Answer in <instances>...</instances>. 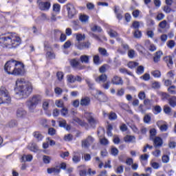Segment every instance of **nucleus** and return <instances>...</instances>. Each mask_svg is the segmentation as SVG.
Returning <instances> with one entry per match:
<instances>
[{
    "label": "nucleus",
    "instance_id": "nucleus-13",
    "mask_svg": "<svg viewBox=\"0 0 176 176\" xmlns=\"http://www.w3.org/2000/svg\"><path fill=\"white\" fill-rule=\"evenodd\" d=\"M119 107H120L122 109H124V111H126V112L133 115V111H131L130 106L127 104V103L120 102L119 103Z\"/></svg>",
    "mask_w": 176,
    "mask_h": 176
},
{
    "label": "nucleus",
    "instance_id": "nucleus-24",
    "mask_svg": "<svg viewBox=\"0 0 176 176\" xmlns=\"http://www.w3.org/2000/svg\"><path fill=\"white\" fill-rule=\"evenodd\" d=\"M80 104L81 107H87L89 105V97L85 96L81 98Z\"/></svg>",
    "mask_w": 176,
    "mask_h": 176
},
{
    "label": "nucleus",
    "instance_id": "nucleus-42",
    "mask_svg": "<svg viewBox=\"0 0 176 176\" xmlns=\"http://www.w3.org/2000/svg\"><path fill=\"white\" fill-rule=\"evenodd\" d=\"M109 120H116V119H118V116L115 113L111 112L109 113Z\"/></svg>",
    "mask_w": 176,
    "mask_h": 176
},
{
    "label": "nucleus",
    "instance_id": "nucleus-15",
    "mask_svg": "<svg viewBox=\"0 0 176 176\" xmlns=\"http://www.w3.org/2000/svg\"><path fill=\"white\" fill-rule=\"evenodd\" d=\"M58 123L60 127H63V129H65L67 131L71 130V126L67 124L65 120H60Z\"/></svg>",
    "mask_w": 176,
    "mask_h": 176
},
{
    "label": "nucleus",
    "instance_id": "nucleus-9",
    "mask_svg": "<svg viewBox=\"0 0 176 176\" xmlns=\"http://www.w3.org/2000/svg\"><path fill=\"white\" fill-rule=\"evenodd\" d=\"M70 64L73 68H76V69H83V66H80V63L79 60L76 58L72 59L70 61Z\"/></svg>",
    "mask_w": 176,
    "mask_h": 176
},
{
    "label": "nucleus",
    "instance_id": "nucleus-16",
    "mask_svg": "<svg viewBox=\"0 0 176 176\" xmlns=\"http://www.w3.org/2000/svg\"><path fill=\"white\" fill-rule=\"evenodd\" d=\"M157 126L161 131H167V129H168V126L166 124H163V121H158L157 122Z\"/></svg>",
    "mask_w": 176,
    "mask_h": 176
},
{
    "label": "nucleus",
    "instance_id": "nucleus-62",
    "mask_svg": "<svg viewBox=\"0 0 176 176\" xmlns=\"http://www.w3.org/2000/svg\"><path fill=\"white\" fill-rule=\"evenodd\" d=\"M145 97H146V96L145 95V92L140 91L139 93L138 98H140V100H145Z\"/></svg>",
    "mask_w": 176,
    "mask_h": 176
},
{
    "label": "nucleus",
    "instance_id": "nucleus-38",
    "mask_svg": "<svg viewBox=\"0 0 176 176\" xmlns=\"http://www.w3.org/2000/svg\"><path fill=\"white\" fill-rule=\"evenodd\" d=\"M79 19L81 23H87V20H89V16L85 14H80Z\"/></svg>",
    "mask_w": 176,
    "mask_h": 176
},
{
    "label": "nucleus",
    "instance_id": "nucleus-6",
    "mask_svg": "<svg viewBox=\"0 0 176 176\" xmlns=\"http://www.w3.org/2000/svg\"><path fill=\"white\" fill-rule=\"evenodd\" d=\"M65 6L67 9L68 17L69 19H72V17L76 14V10L75 9V7L72 3H67Z\"/></svg>",
    "mask_w": 176,
    "mask_h": 176
},
{
    "label": "nucleus",
    "instance_id": "nucleus-30",
    "mask_svg": "<svg viewBox=\"0 0 176 176\" xmlns=\"http://www.w3.org/2000/svg\"><path fill=\"white\" fill-rule=\"evenodd\" d=\"M80 60L82 64H87L89 63V56L87 55H82L80 57Z\"/></svg>",
    "mask_w": 176,
    "mask_h": 176
},
{
    "label": "nucleus",
    "instance_id": "nucleus-25",
    "mask_svg": "<svg viewBox=\"0 0 176 176\" xmlns=\"http://www.w3.org/2000/svg\"><path fill=\"white\" fill-rule=\"evenodd\" d=\"M125 142H135V137L130 135H127L124 138Z\"/></svg>",
    "mask_w": 176,
    "mask_h": 176
},
{
    "label": "nucleus",
    "instance_id": "nucleus-5",
    "mask_svg": "<svg viewBox=\"0 0 176 176\" xmlns=\"http://www.w3.org/2000/svg\"><path fill=\"white\" fill-rule=\"evenodd\" d=\"M12 99L9 91L5 87L0 88V104H10Z\"/></svg>",
    "mask_w": 176,
    "mask_h": 176
},
{
    "label": "nucleus",
    "instance_id": "nucleus-20",
    "mask_svg": "<svg viewBox=\"0 0 176 176\" xmlns=\"http://www.w3.org/2000/svg\"><path fill=\"white\" fill-rule=\"evenodd\" d=\"M164 61H166L168 68H171L174 63L173 62V57L168 56L164 58Z\"/></svg>",
    "mask_w": 176,
    "mask_h": 176
},
{
    "label": "nucleus",
    "instance_id": "nucleus-40",
    "mask_svg": "<svg viewBox=\"0 0 176 176\" xmlns=\"http://www.w3.org/2000/svg\"><path fill=\"white\" fill-rule=\"evenodd\" d=\"M61 8V6L58 3H55L53 6V10L54 12H56V13H60V9Z\"/></svg>",
    "mask_w": 176,
    "mask_h": 176
},
{
    "label": "nucleus",
    "instance_id": "nucleus-11",
    "mask_svg": "<svg viewBox=\"0 0 176 176\" xmlns=\"http://www.w3.org/2000/svg\"><path fill=\"white\" fill-rule=\"evenodd\" d=\"M153 141L155 148H160L163 145V139L160 137H155L153 139Z\"/></svg>",
    "mask_w": 176,
    "mask_h": 176
},
{
    "label": "nucleus",
    "instance_id": "nucleus-37",
    "mask_svg": "<svg viewBox=\"0 0 176 176\" xmlns=\"http://www.w3.org/2000/svg\"><path fill=\"white\" fill-rule=\"evenodd\" d=\"M148 158H149V155L145 153L140 155V162H148Z\"/></svg>",
    "mask_w": 176,
    "mask_h": 176
},
{
    "label": "nucleus",
    "instance_id": "nucleus-47",
    "mask_svg": "<svg viewBox=\"0 0 176 176\" xmlns=\"http://www.w3.org/2000/svg\"><path fill=\"white\" fill-rule=\"evenodd\" d=\"M138 63H137V62L132 61V62H129L128 63V67H129V68H131V69L135 68V67H138Z\"/></svg>",
    "mask_w": 176,
    "mask_h": 176
},
{
    "label": "nucleus",
    "instance_id": "nucleus-17",
    "mask_svg": "<svg viewBox=\"0 0 176 176\" xmlns=\"http://www.w3.org/2000/svg\"><path fill=\"white\" fill-rule=\"evenodd\" d=\"M27 115V111L23 108L18 109L16 111L17 118H25Z\"/></svg>",
    "mask_w": 176,
    "mask_h": 176
},
{
    "label": "nucleus",
    "instance_id": "nucleus-7",
    "mask_svg": "<svg viewBox=\"0 0 176 176\" xmlns=\"http://www.w3.org/2000/svg\"><path fill=\"white\" fill-rule=\"evenodd\" d=\"M37 5L40 10H49L51 6L50 2H43L42 0H37Z\"/></svg>",
    "mask_w": 176,
    "mask_h": 176
},
{
    "label": "nucleus",
    "instance_id": "nucleus-55",
    "mask_svg": "<svg viewBox=\"0 0 176 176\" xmlns=\"http://www.w3.org/2000/svg\"><path fill=\"white\" fill-rule=\"evenodd\" d=\"M91 31H94V32L97 31L98 32H102V29H101V27L100 26L94 25L93 28H91Z\"/></svg>",
    "mask_w": 176,
    "mask_h": 176
},
{
    "label": "nucleus",
    "instance_id": "nucleus-43",
    "mask_svg": "<svg viewBox=\"0 0 176 176\" xmlns=\"http://www.w3.org/2000/svg\"><path fill=\"white\" fill-rule=\"evenodd\" d=\"M151 75H153L154 78H160V76H162V74L159 70H155L151 72Z\"/></svg>",
    "mask_w": 176,
    "mask_h": 176
},
{
    "label": "nucleus",
    "instance_id": "nucleus-53",
    "mask_svg": "<svg viewBox=\"0 0 176 176\" xmlns=\"http://www.w3.org/2000/svg\"><path fill=\"white\" fill-rule=\"evenodd\" d=\"M134 56H135V52L134 50H130L128 51V57H129V58H134Z\"/></svg>",
    "mask_w": 176,
    "mask_h": 176
},
{
    "label": "nucleus",
    "instance_id": "nucleus-36",
    "mask_svg": "<svg viewBox=\"0 0 176 176\" xmlns=\"http://www.w3.org/2000/svg\"><path fill=\"white\" fill-rule=\"evenodd\" d=\"M94 63L96 64V65H100L101 64V60H100V56L98 55H95L94 56Z\"/></svg>",
    "mask_w": 176,
    "mask_h": 176
},
{
    "label": "nucleus",
    "instance_id": "nucleus-46",
    "mask_svg": "<svg viewBox=\"0 0 176 176\" xmlns=\"http://www.w3.org/2000/svg\"><path fill=\"white\" fill-rule=\"evenodd\" d=\"M156 134H157V132H156L155 129H151L150 130V138L151 140H153V138H155V137H156Z\"/></svg>",
    "mask_w": 176,
    "mask_h": 176
},
{
    "label": "nucleus",
    "instance_id": "nucleus-59",
    "mask_svg": "<svg viewBox=\"0 0 176 176\" xmlns=\"http://www.w3.org/2000/svg\"><path fill=\"white\" fill-rule=\"evenodd\" d=\"M141 13V11L140 10H135L132 12V14L135 19H137L140 16V14Z\"/></svg>",
    "mask_w": 176,
    "mask_h": 176
},
{
    "label": "nucleus",
    "instance_id": "nucleus-27",
    "mask_svg": "<svg viewBox=\"0 0 176 176\" xmlns=\"http://www.w3.org/2000/svg\"><path fill=\"white\" fill-rule=\"evenodd\" d=\"M168 104L172 107V108H175L176 107V96H172L168 99Z\"/></svg>",
    "mask_w": 176,
    "mask_h": 176
},
{
    "label": "nucleus",
    "instance_id": "nucleus-52",
    "mask_svg": "<svg viewBox=\"0 0 176 176\" xmlns=\"http://www.w3.org/2000/svg\"><path fill=\"white\" fill-rule=\"evenodd\" d=\"M55 104L58 108H63L64 107V102L61 100H56Z\"/></svg>",
    "mask_w": 176,
    "mask_h": 176
},
{
    "label": "nucleus",
    "instance_id": "nucleus-48",
    "mask_svg": "<svg viewBox=\"0 0 176 176\" xmlns=\"http://www.w3.org/2000/svg\"><path fill=\"white\" fill-rule=\"evenodd\" d=\"M67 80L69 83H75V76L72 75H68L67 76Z\"/></svg>",
    "mask_w": 176,
    "mask_h": 176
},
{
    "label": "nucleus",
    "instance_id": "nucleus-41",
    "mask_svg": "<svg viewBox=\"0 0 176 176\" xmlns=\"http://www.w3.org/2000/svg\"><path fill=\"white\" fill-rule=\"evenodd\" d=\"M107 68H108V65L104 64V65H102L99 68V72H100V74H104V73L107 72Z\"/></svg>",
    "mask_w": 176,
    "mask_h": 176
},
{
    "label": "nucleus",
    "instance_id": "nucleus-12",
    "mask_svg": "<svg viewBox=\"0 0 176 176\" xmlns=\"http://www.w3.org/2000/svg\"><path fill=\"white\" fill-rule=\"evenodd\" d=\"M97 123H98V120H97V119H96L93 116H90L89 113V124L90 127H91L92 129L96 128V125L97 124Z\"/></svg>",
    "mask_w": 176,
    "mask_h": 176
},
{
    "label": "nucleus",
    "instance_id": "nucleus-63",
    "mask_svg": "<svg viewBox=\"0 0 176 176\" xmlns=\"http://www.w3.org/2000/svg\"><path fill=\"white\" fill-rule=\"evenodd\" d=\"M71 45H72V43H71V41H67L63 45V47L65 49H69V47H71Z\"/></svg>",
    "mask_w": 176,
    "mask_h": 176
},
{
    "label": "nucleus",
    "instance_id": "nucleus-56",
    "mask_svg": "<svg viewBox=\"0 0 176 176\" xmlns=\"http://www.w3.org/2000/svg\"><path fill=\"white\" fill-rule=\"evenodd\" d=\"M163 10L165 13H171V11L173 10L171 8L168 6H165L163 8Z\"/></svg>",
    "mask_w": 176,
    "mask_h": 176
},
{
    "label": "nucleus",
    "instance_id": "nucleus-28",
    "mask_svg": "<svg viewBox=\"0 0 176 176\" xmlns=\"http://www.w3.org/2000/svg\"><path fill=\"white\" fill-rule=\"evenodd\" d=\"M98 52L102 56H104V57H108V56H109V54H108V52L105 48L99 47Z\"/></svg>",
    "mask_w": 176,
    "mask_h": 176
},
{
    "label": "nucleus",
    "instance_id": "nucleus-39",
    "mask_svg": "<svg viewBox=\"0 0 176 176\" xmlns=\"http://www.w3.org/2000/svg\"><path fill=\"white\" fill-rule=\"evenodd\" d=\"M119 71L121 74H127V75L133 76V73H131V72H129L126 68H120Z\"/></svg>",
    "mask_w": 176,
    "mask_h": 176
},
{
    "label": "nucleus",
    "instance_id": "nucleus-1",
    "mask_svg": "<svg viewBox=\"0 0 176 176\" xmlns=\"http://www.w3.org/2000/svg\"><path fill=\"white\" fill-rule=\"evenodd\" d=\"M4 70L9 75H15V76H23L25 74L24 64L14 60H8L4 65Z\"/></svg>",
    "mask_w": 176,
    "mask_h": 176
},
{
    "label": "nucleus",
    "instance_id": "nucleus-32",
    "mask_svg": "<svg viewBox=\"0 0 176 176\" xmlns=\"http://www.w3.org/2000/svg\"><path fill=\"white\" fill-rule=\"evenodd\" d=\"M85 38L86 36H85V34H77L76 35V39L78 42H82V41H85Z\"/></svg>",
    "mask_w": 176,
    "mask_h": 176
},
{
    "label": "nucleus",
    "instance_id": "nucleus-49",
    "mask_svg": "<svg viewBox=\"0 0 176 176\" xmlns=\"http://www.w3.org/2000/svg\"><path fill=\"white\" fill-rule=\"evenodd\" d=\"M166 45L169 49H173L174 46H175V41L173 40H170L167 42Z\"/></svg>",
    "mask_w": 176,
    "mask_h": 176
},
{
    "label": "nucleus",
    "instance_id": "nucleus-21",
    "mask_svg": "<svg viewBox=\"0 0 176 176\" xmlns=\"http://www.w3.org/2000/svg\"><path fill=\"white\" fill-rule=\"evenodd\" d=\"M28 149H30L31 152H34V153H36L38 151V146L35 143H30L28 145Z\"/></svg>",
    "mask_w": 176,
    "mask_h": 176
},
{
    "label": "nucleus",
    "instance_id": "nucleus-57",
    "mask_svg": "<svg viewBox=\"0 0 176 176\" xmlns=\"http://www.w3.org/2000/svg\"><path fill=\"white\" fill-rule=\"evenodd\" d=\"M141 79H143L144 80H149V79H151V75L149 74H144L142 77Z\"/></svg>",
    "mask_w": 176,
    "mask_h": 176
},
{
    "label": "nucleus",
    "instance_id": "nucleus-54",
    "mask_svg": "<svg viewBox=\"0 0 176 176\" xmlns=\"http://www.w3.org/2000/svg\"><path fill=\"white\" fill-rule=\"evenodd\" d=\"M162 163H168L170 162V157L168 155H163L162 157Z\"/></svg>",
    "mask_w": 176,
    "mask_h": 176
},
{
    "label": "nucleus",
    "instance_id": "nucleus-44",
    "mask_svg": "<svg viewBox=\"0 0 176 176\" xmlns=\"http://www.w3.org/2000/svg\"><path fill=\"white\" fill-rule=\"evenodd\" d=\"M50 160H52V158H50V157H49L47 155L43 156V162L45 164H49V163H50Z\"/></svg>",
    "mask_w": 176,
    "mask_h": 176
},
{
    "label": "nucleus",
    "instance_id": "nucleus-50",
    "mask_svg": "<svg viewBox=\"0 0 176 176\" xmlns=\"http://www.w3.org/2000/svg\"><path fill=\"white\" fill-rule=\"evenodd\" d=\"M164 112L166 113V115H170V113H171V107L168 105H165L164 107Z\"/></svg>",
    "mask_w": 176,
    "mask_h": 176
},
{
    "label": "nucleus",
    "instance_id": "nucleus-60",
    "mask_svg": "<svg viewBox=\"0 0 176 176\" xmlns=\"http://www.w3.org/2000/svg\"><path fill=\"white\" fill-rule=\"evenodd\" d=\"M153 89H160V83L159 82H154L152 83Z\"/></svg>",
    "mask_w": 176,
    "mask_h": 176
},
{
    "label": "nucleus",
    "instance_id": "nucleus-51",
    "mask_svg": "<svg viewBox=\"0 0 176 176\" xmlns=\"http://www.w3.org/2000/svg\"><path fill=\"white\" fill-rule=\"evenodd\" d=\"M88 145H89V139L87 138L82 141V148H84L85 149H87L88 148Z\"/></svg>",
    "mask_w": 176,
    "mask_h": 176
},
{
    "label": "nucleus",
    "instance_id": "nucleus-18",
    "mask_svg": "<svg viewBox=\"0 0 176 176\" xmlns=\"http://www.w3.org/2000/svg\"><path fill=\"white\" fill-rule=\"evenodd\" d=\"M107 79H108V76H107V74H102V75L99 76L98 78H96V82H98V83H105Z\"/></svg>",
    "mask_w": 176,
    "mask_h": 176
},
{
    "label": "nucleus",
    "instance_id": "nucleus-8",
    "mask_svg": "<svg viewBox=\"0 0 176 176\" xmlns=\"http://www.w3.org/2000/svg\"><path fill=\"white\" fill-rule=\"evenodd\" d=\"M129 45L125 43L124 42L121 43V46L117 50L118 53L120 54H126L127 50H129Z\"/></svg>",
    "mask_w": 176,
    "mask_h": 176
},
{
    "label": "nucleus",
    "instance_id": "nucleus-3",
    "mask_svg": "<svg viewBox=\"0 0 176 176\" xmlns=\"http://www.w3.org/2000/svg\"><path fill=\"white\" fill-rule=\"evenodd\" d=\"M0 45L2 47H8V49L17 47L21 45V38L16 33H12L9 36L2 34L0 36Z\"/></svg>",
    "mask_w": 176,
    "mask_h": 176
},
{
    "label": "nucleus",
    "instance_id": "nucleus-64",
    "mask_svg": "<svg viewBox=\"0 0 176 176\" xmlns=\"http://www.w3.org/2000/svg\"><path fill=\"white\" fill-rule=\"evenodd\" d=\"M65 141H72V135L71 134H67L65 135L64 137Z\"/></svg>",
    "mask_w": 176,
    "mask_h": 176
},
{
    "label": "nucleus",
    "instance_id": "nucleus-29",
    "mask_svg": "<svg viewBox=\"0 0 176 176\" xmlns=\"http://www.w3.org/2000/svg\"><path fill=\"white\" fill-rule=\"evenodd\" d=\"M33 136L34 137V138H36V140H37V141H42V140L43 139V136L42 135V134H41V133L36 131L33 133Z\"/></svg>",
    "mask_w": 176,
    "mask_h": 176
},
{
    "label": "nucleus",
    "instance_id": "nucleus-34",
    "mask_svg": "<svg viewBox=\"0 0 176 176\" xmlns=\"http://www.w3.org/2000/svg\"><path fill=\"white\" fill-rule=\"evenodd\" d=\"M150 164L154 170H158V168H160V164L156 162L151 161Z\"/></svg>",
    "mask_w": 176,
    "mask_h": 176
},
{
    "label": "nucleus",
    "instance_id": "nucleus-26",
    "mask_svg": "<svg viewBox=\"0 0 176 176\" xmlns=\"http://www.w3.org/2000/svg\"><path fill=\"white\" fill-rule=\"evenodd\" d=\"M48 174H52V173L54 174H60V168H58V167L56 168H49L47 170Z\"/></svg>",
    "mask_w": 176,
    "mask_h": 176
},
{
    "label": "nucleus",
    "instance_id": "nucleus-19",
    "mask_svg": "<svg viewBox=\"0 0 176 176\" xmlns=\"http://www.w3.org/2000/svg\"><path fill=\"white\" fill-rule=\"evenodd\" d=\"M159 27L162 30H168L170 28V23L167 21L164 20L159 23Z\"/></svg>",
    "mask_w": 176,
    "mask_h": 176
},
{
    "label": "nucleus",
    "instance_id": "nucleus-58",
    "mask_svg": "<svg viewBox=\"0 0 176 176\" xmlns=\"http://www.w3.org/2000/svg\"><path fill=\"white\" fill-rule=\"evenodd\" d=\"M132 27L135 30H138L140 28V22L135 21L132 24Z\"/></svg>",
    "mask_w": 176,
    "mask_h": 176
},
{
    "label": "nucleus",
    "instance_id": "nucleus-31",
    "mask_svg": "<svg viewBox=\"0 0 176 176\" xmlns=\"http://www.w3.org/2000/svg\"><path fill=\"white\" fill-rule=\"evenodd\" d=\"M118 10H119V7L114 6V12L116 14V17L118 20H122L123 19V16H122V13L118 12Z\"/></svg>",
    "mask_w": 176,
    "mask_h": 176
},
{
    "label": "nucleus",
    "instance_id": "nucleus-10",
    "mask_svg": "<svg viewBox=\"0 0 176 176\" xmlns=\"http://www.w3.org/2000/svg\"><path fill=\"white\" fill-rule=\"evenodd\" d=\"M111 83L116 86H120L123 85V79H122V77H119L118 76H114L111 80Z\"/></svg>",
    "mask_w": 176,
    "mask_h": 176
},
{
    "label": "nucleus",
    "instance_id": "nucleus-23",
    "mask_svg": "<svg viewBox=\"0 0 176 176\" xmlns=\"http://www.w3.org/2000/svg\"><path fill=\"white\" fill-rule=\"evenodd\" d=\"M108 34L109 36H111V38H116L117 41H120V38L118 37L119 34H118V32H116V31L113 30H110L108 32Z\"/></svg>",
    "mask_w": 176,
    "mask_h": 176
},
{
    "label": "nucleus",
    "instance_id": "nucleus-22",
    "mask_svg": "<svg viewBox=\"0 0 176 176\" xmlns=\"http://www.w3.org/2000/svg\"><path fill=\"white\" fill-rule=\"evenodd\" d=\"M162 55H163V52H162V51L157 52L153 58L154 63H159V61H160V58Z\"/></svg>",
    "mask_w": 176,
    "mask_h": 176
},
{
    "label": "nucleus",
    "instance_id": "nucleus-45",
    "mask_svg": "<svg viewBox=\"0 0 176 176\" xmlns=\"http://www.w3.org/2000/svg\"><path fill=\"white\" fill-rule=\"evenodd\" d=\"M144 66L140 65V66L138 67L136 72H137L138 75H142V74L144 73Z\"/></svg>",
    "mask_w": 176,
    "mask_h": 176
},
{
    "label": "nucleus",
    "instance_id": "nucleus-33",
    "mask_svg": "<svg viewBox=\"0 0 176 176\" xmlns=\"http://www.w3.org/2000/svg\"><path fill=\"white\" fill-rule=\"evenodd\" d=\"M49 104H50V100H44L43 102V108L44 111H47L49 109Z\"/></svg>",
    "mask_w": 176,
    "mask_h": 176
},
{
    "label": "nucleus",
    "instance_id": "nucleus-35",
    "mask_svg": "<svg viewBox=\"0 0 176 176\" xmlns=\"http://www.w3.org/2000/svg\"><path fill=\"white\" fill-rule=\"evenodd\" d=\"M32 160V155H28L22 156V162H31Z\"/></svg>",
    "mask_w": 176,
    "mask_h": 176
},
{
    "label": "nucleus",
    "instance_id": "nucleus-61",
    "mask_svg": "<svg viewBox=\"0 0 176 176\" xmlns=\"http://www.w3.org/2000/svg\"><path fill=\"white\" fill-rule=\"evenodd\" d=\"M47 57H48V58H56V55L54 54V53L52 52H47Z\"/></svg>",
    "mask_w": 176,
    "mask_h": 176
},
{
    "label": "nucleus",
    "instance_id": "nucleus-4",
    "mask_svg": "<svg viewBox=\"0 0 176 176\" xmlns=\"http://www.w3.org/2000/svg\"><path fill=\"white\" fill-rule=\"evenodd\" d=\"M41 102H42V97L39 95H35L26 102V104L29 111L30 112H34V109H35Z\"/></svg>",
    "mask_w": 176,
    "mask_h": 176
},
{
    "label": "nucleus",
    "instance_id": "nucleus-14",
    "mask_svg": "<svg viewBox=\"0 0 176 176\" xmlns=\"http://www.w3.org/2000/svg\"><path fill=\"white\" fill-rule=\"evenodd\" d=\"M54 34L56 36H58V35H60V42H65V41H67V36L65 34L61 33L60 30H55Z\"/></svg>",
    "mask_w": 176,
    "mask_h": 176
},
{
    "label": "nucleus",
    "instance_id": "nucleus-2",
    "mask_svg": "<svg viewBox=\"0 0 176 176\" xmlns=\"http://www.w3.org/2000/svg\"><path fill=\"white\" fill-rule=\"evenodd\" d=\"M15 91L21 98H27L32 93V84L24 78H18L16 81Z\"/></svg>",
    "mask_w": 176,
    "mask_h": 176
}]
</instances>
